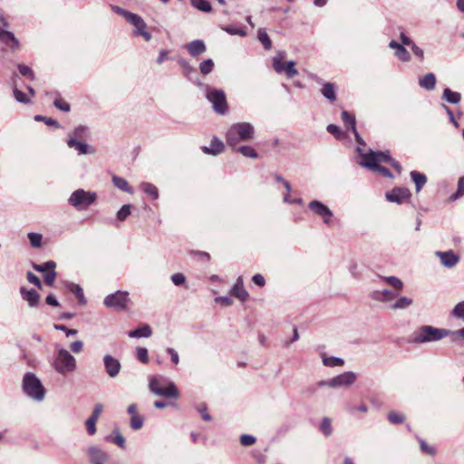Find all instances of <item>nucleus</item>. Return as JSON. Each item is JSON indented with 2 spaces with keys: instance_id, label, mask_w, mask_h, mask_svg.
I'll return each mask as SVG.
<instances>
[{
  "instance_id": "49",
  "label": "nucleus",
  "mask_w": 464,
  "mask_h": 464,
  "mask_svg": "<svg viewBox=\"0 0 464 464\" xmlns=\"http://www.w3.org/2000/svg\"><path fill=\"white\" fill-rule=\"evenodd\" d=\"M54 106L62 112L70 111V104L62 98H56L53 102Z\"/></svg>"
},
{
  "instance_id": "43",
  "label": "nucleus",
  "mask_w": 464,
  "mask_h": 464,
  "mask_svg": "<svg viewBox=\"0 0 464 464\" xmlns=\"http://www.w3.org/2000/svg\"><path fill=\"white\" fill-rule=\"evenodd\" d=\"M30 244L34 248H40L42 246L43 236L42 234L30 232L27 235Z\"/></svg>"
},
{
  "instance_id": "23",
  "label": "nucleus",
  "mask_w": 464,
  "mask_h": 464,
  "mask_svg": "<svg viewBox=\"0 0 464 464\" xmlns=\"http://www.w3.org/2000/svg\"><path fill=\"white\" fill-rule=\"evenodd\" d=\"M231 294L235 297L238 298L241 302H245L248 299L249 294L244 287L243 278L242 276H239L234 286L231 289Z\"/></svg>"
},
{
  "instance_id": "35",
  "label": "nucleus",
  "mask_w": 464,
  "mask_h": 464,
  "mask_svg": "<svg viewBox=\"0 0 464 464\" xmlns=\"http://www.w3.org/2000/svg\"><path fill=\"white\" fill-rule=\"evenodd\" d=\"M412 303L413 301L411 298L401 296L393 304L391 305V308L394 310L407 309L412 304Z\"/></svg>"
},
{
  "instance_id": "54",
  "label": "nucleus",
  "mask_w": 464,
  "mask_h": 464,
  "mask_svg": "<svg viewBox=\"0 0 464 464\" xmlns=\"http://www.w3.org/2000/svg\"><path fill=\"white\" fill-rule=\"evenodd\" d=\"M137 352V359L142 362L147 363L149 362V354L148 350L144 347H138L136 349Z\"/></svg>"
},
{
  "instance_id": "9",
  "label": "nucleus",
  "mask_w": 464,
  "mask_h": 464,
  "mask_svg": "<svg viewBox=\"0 0 464 464\" xmlns=\"http://www.w3.org/2000/svg\"><path fill=\"white\" fill-rule=\"evenodd\" d=\"M150 391L157 395L166 398H179V392L174 382H169L166 387L161 386L160 380L155 376H151L149 381Z\"/></svg>"
},
{
  "instance_id": "14",
  "label": "nucleus",
  "mask_w": 464,
  "mask_h": 464,
  "mask_svg": "<svg viewBox=\"0 0 464 464\" xmlns=\"http://www.w3.org/2000/svg\"><path fill=\"white\" fill-rule=\"evenodd\" d=\"M308 208L317 216L323 218L324 224H329L334 216L332 210L319 200H312Z\"/></svg>"
},
{
  "instance_id": "7",
  "label": "nucleus",
  "mask_w": 464,
  "mask_h": 464,
  "mask_svg": "<svg viewBox=\"0 0 464 464\" xmlns=\"http://www.w3.org/2000/svg\"><path fill=\"white\" fill-rule=\"evenodd\" d=\"M97 193L83 188L74 190L68 198V204L78 210H83L92 205L97 199Z\"/></svg>"
},
{
  "instance_id": "46",
  "label": "nucleus",
  "mask_w": 464,
  "mask_h": 464,
  "mask_svg": "<svg viewBox=\"0 0 464 464\" xmlns=\"http://www.w3.org/2000/svg\"><path fill=\"white\" fill-rule=\"evenodd\" d=\"M131 205H123L117 212V220L124 221L130 215Z\"/></svg>"
},
{
  "instance_id": "28",
  "label": "nucleus",
  "mask_w": 464,
  "mask_h": 464,
  "mask_svg": "<svg viewBox=\"0 0 464 464\" xmlns=\"http://www.w3.org/2000/svg\"><path fill=\"white\" fill-rule=\"evenodd\" d=\"M111 180L113 185L120 190L130 195L134 193V189L130 186L129 182L125 179L113 175Z\"/></svg>"
},
{
  "instance_id": "60",
  "label": "nucleus",
  "mask_w": 464,
  "mask_h": 464,
  "mask_svg": "<svg viewBox=\"0 0 464 464\" xmlns=\"http://www.w3.org/2000/svg\"><path fill=\"white\" fill-rule=\"evenodd\" d=\"M14 96L18 102L27 103L29 102L28 97L22 91L18 90L16 87L14 88Z\"/></svg>"
},
{
  "instance_id": "40",
  "label": "nucleus",
  "mask_w": 464,
  "mask_h": 464,
  "mask_svg": "<svg viewBox=\"0 0 464 464\" xmlns=\"http://www.w3.org/2000/svg\"><path fill=\"white\" fill-rule=\"evenodd\" d=\"M257 38H258L259 42L262 44V45L264 46V48L266 50L271 49L272 42H271L268 34L265 31V29L260 28L258 30V32H257Z\"/></svg>"
},
{
  "instance_id": "20",
  "label": "nucleus",
  "mask_w": 464,
  "mask_h": 464,
  "mask_svg": "<svg viewBox=\"0 0 464 464\" xmlns=\"http://www.w3.org/2000/svg\"><path fill=\"white\" fill-rule=\"evenodd\" d=\"M435 255L440 257V263L447 268L454 267L459 261V256L452 250L449 251H437Z\"/></svg>"
},
{
  "instance_id": "25",
  "label": "nucleus",
  "mask_w": 464,
  "mask_h": 464,
  "mask_svg": "<svg viewBox=\"0 0 464 464\" xmlns=\"http://www.w3.org/2000/svg\"><path fill=\"white\" fill-rule=\"evenodd\" d=\"M67 144L70 148L77 150L81 155L92 154L94 152V149L90 147L87 143L77 140L76 138H70L67 141Z\"/></svg>"
},
{
  "instance_id": "48",
  "label": "nucleus",
  "mask_w": 464,
  "mask_h": 464,
  "mask_svg": "<svg viewBox=\"0 0 464 464\" xmlns=\"http://www.w3.org/2000/svg\"><path fill=\"white\" fill-rule=\"evenodd\" d=\"M462 195H464V177L459 178V179L458 181L457 191L450 196V199L451 201H454V200L458 199L459 197H461Z\"/></svg>"
},
{
  "instance_id": "18",
  "label": "nucleus",
  "mask_w": 464,
  "mask_h": 464,
  "mask_svg": "<svg viewBox=\"0 0 464 464\" xmlns=\"http://www.w3.org/2000/svg\"><path fill=\"white\" fill-rule=\"evenodd\" d=\"M356 379L357 375L353 372H345L333 378L334 388L349 387Z\"/></svg>"
},
{
  "instance_id": "6",
  "label": "nucleus",
  "mask_w": 464,
  "mask_h": 464,
  "mask_svg": "<svg viewBox=\"0 0 464 464\" xmlns=\"http://www.w3.org/2000/svg\"><path fill=\"white\" fill-rule=\"evenodd\" d=\"M76 365V359L63 348L57 352L53 364L55 371L62 375L74 372Z\"/></svg>"
},
{
  "instance_id": "62",
  "label": "nucleus",
  "mask_w": 464,
  "mask_h": 464,
  "mask_svg": "<svg viewBox=\"0 0 464 464\" xmlns=\"http://www.w3.org/2000/svg\"><path fill=\"white\" fill-rule=\"evenodd\" d=\"M26 278H27L29 283L34 285L39 289L42 288L43 285H42L39 277L37 276H35L34 273L27 272Z\"/></svg>"
},
{
  "instance_id": "12",
  "label": "nucleus",
  "mask_w": 464,
  "mask_h": 464,
  "mask_svg": "<svg viewBox=\"0 0 464 464\" xmlns=\"http://www.w3.org/2000/svg\"><path fill=\"white\" fill-rule=\"evenodd\" d=\"M89 464H107L110 459L108 452L97 445H90L85 449Z\"/></svg>"
},
{
  "instance_id": "53",
  "label": "nucleus",
  "mask_w": 464,
  "mask_h": 464,
  "mask_svg": "<svg viewBox=\"0 0 464 464\" xmlns=\"http://www.w3.org/2000/svg\"><path fill=\"white\" fill-rule=\"evenodd\" d=\"M18 70L23 76L27 77L31 80L34 78V73L29 66L20 63L18 64Z\"/></svg>"
},
{
  "instance_id": "61",
  "label": "nucleus",
  "mask_w": 464,
  "mask_h": 464,
  "mask_svg": "<svg viewBox=\"0 0 464 464\" xmlns=\"http://www.w3.org/2000/svg\"><path fill=\"white\" fill-rule=\"evenodd\" d=\"M111 10H112L114 13H116V14H120V15L123 16V17L125 18V20H126V21H127V20L130 17V15L133 14V13H131V12L126 11L125 9H123V8H121V7L118 6V5H111Z\"/></svg>"
},
{
  "instance_id": "21",
  "label": "nucleus",
  "mask_w": 464,
  "mask_h": 464,
  "mask_svg": "<svg viewBox=\"0 0 464 464\" xmlns=\"http://www.w3.org/2000/svg\"><path fill=\"white\" fill-rule=\"evenodd\" d=\"M225 150V144L224 142L218 139V137L214 136L211 140L209 146H202L201 150L205 154L217 156L220 153H222Z\"/></svg>"
},
{
  "instance_id": "29",
  "label": "nucleus",
  "mask_w": 464,
  "mask_h": 464,
  "mask_svg": "<svg viewBox=\"0 0 464 464\" xmlns=\"http://www.w3.org/2000/svg\"><path fill=\"white\" fill-rule=\"evenodd\" d=\"M410 176L415 184L416 192H420L421 188L424 187V185L427 183L426 175L417 170H412L411 171Z\"/></svg>"
},
{
  "instance_id": "26",
  "label": "nucleus",
  "mask_w": 464,
  "mask_h": 464,
  "mask_svg": "<svg viewBox=\"0 0 464 464\" xmlns=\"http://www.w3.org/2000/svg\"><path fill=\"white\" fill-rule=\"evenodd\" d=\"M65 287L77 297L81 304H86L87 300L84 296L83 290L81 285L72 282H66Z\"/></svg>"
},
{
  "instance_id": "59",
  "label": "nucleus",
  "mask_w": 464,
  "mask_h": 464,
  "mask_svg": "<svg viewBox=\"0 0 464 464\" xmlns=\"http://www.w3.org/2000/svg\"><path fill=\"white\" fill-rule=\"evenodd\" d=\"M171 279V282L177 285V286H179V285H182L185 284L186 282V277L185 276L182 274V273H176V274H173L170 277Z\"/></svg>"
},
{
  "instance_id": "13",
  "label": "nucleus",
  "mask_w": 464,
  "mask_h": 464,
  "mask_svg": "<svg viewBox=\"0 0 464 464\" xmlns=\"http://www.w3.org/2000/svg\"><path fill=\"white\" fill-rule=\"evenodd\" d=\"M127 22L135 28L133 31L134 36H141L146 42L151 39V34L147 30V24L141 16L132 14Z\"/></svg>"
},
{
  "instance_id": "16",
  "label": "nucleus",
  "mask_w": 464,
  "mask_h": 464,
  "mask_svg": "<svg viewBox=\"0 0 464 464\" xmlns=\"http://www.w3.org/2000/svg\"><path fill=\"white\" fill-rule=\"evenodd\" d=\"M105 372L111 378H115L121 372V362L111 354H105L102 358Z\"/></svg>"
},
{
  "instance_id": "5",
  "label": "nucleus",
  "mask_w": 464,
  "mask_h": 464,
  "mask_svg": "<svg viewBox=\"0 0 464 464\" xmlns=\"http://www.w3.org/2000/svg\"><path fill=\"white\" fill-rule=\"evenodd\" d=\"M356 151L359 155L357 163L362 167H372L373 163H390L392 160L389 150L374 151L372 150H369L368 151H365L361 146H358L356 148Z\"/></svg>"
},
{
  "instance_id": "37",
  "label": "nucleus",
  "mask_w": 464,
  "mask_h": 464,
  "mask_svg": "<svg viewBox=\"0 0 464 464\" xmlns=\"http://www.w3.org/2000/svg\"><path fill=\"white\" fill-rule=\"evenodd\" d=\"M322 94L331 102L335 101L336 94L334 85L331 82L324 83L322 88Z\"/></svg>"
},
{
  "instance_id": "56",
  "label": "nucleus",
  "mask_w": 464,
  "mask_h": 464,
  "mask_svg": "<svg viewBox=\"0 0 464 464\" xmlns=\"http://www.w3.org/2000/svg\"><path fill=\"white\" fill-rule=\"evenodd\" d=\"M56 276H57V273H56L55 269H52L51 271L44 273V281L47 285L52 286L53 285V282H54Z\"/></svg>"
},
{
  "instance_id": "63",
  "label": "nucleus",
  "mask_w": 464,
  "mask_h": 464,
  "mask_svg": "<svg viewBox=\"0 0 464 464\" xmlns=\"http://www.w3.org/2000/svg\"><path fill=\"white\" fill-rule=\"evenodd\" d=\"M54 329L65 333L66 336H72L78 334L76 329H69L64 324H54Z\"/></svg>"
},
{
  "instance_id": "10",
  "label": "nucleus",
  "mask_w": 464,
  "mask_h": 464,
  "mask_svg": "<svg viewBox=\"0 0 464 464\" xmlns=\"http://www.w3.org/2000/svg\"><path fill=\"white\" fill-rule=\"evenodd\" d=\"M130 303L129 293L127 291H116L113 294L108 295L104 300L103 304L108 308L121 311L125 310Z\"/></svg>"
},
{
  "instance_id": "51",
  "label": "nucleus",
  "mask_w": 464,
  "mask_h": 464,
  "mask_svg": "<svg viewBox=\"0 0 464 464\" xmlns=\"http://www.w3.org/2000/svg\"><path fill=\"white\" fill-rule=\"evenodd\" d=\"M451 314L456 318L464 320V301H461L455 305Z\"/></svg>"
},
{
  "instance_id": "24",
  "label": "nucleus",
  "mask_w": 464,
  "mask_h": 464,
  "mask_svg": "<svg viewBox=\"0 0 464 464\" xmlns=\"http://www.w3.org/2000/svg\"><path fill=\"white\" fill-rule=\"evenodd\" d=\"M185 48L192 57H197L207 50L206 44L202 40H193L187 44Z\"/></svg>"
},
{
  "instance_id": "45",
  "label": "nucleus",
  "mask_w": 464,
  "mask_h": 464,
  "mask_svg": "<svg viewBox=\"0 0 464 464\" xmlns=\"http://www.w3.org/2000/svg\"><path fill=\"white\" fill-rule=\"evenodd\" d=\"M143 423H144L143 417L139 415V414H134L130 418V428L132 430H140L142 428Z\"/></svg>"
},
{
  "instance_id": "50",
  "label": "nucleus",
  "mask_w": 464,
  "mask_h": 464,
  "mask_svg": "<svg viewBox=\"0 0 464 464\" xmlns=\"http://www.w3.org/2000/svg\"><path fill=\"white\" fill-rule=\"evenodd\" d=\"M222 30H224L225 32H227V34H229L231 35H239L242 37L246 35V33L243 29L237 28L232 25L223 26Z\"/></svg>"
},
{
  "instance_id": "36",
  "label": "nucleus",
  "mask_w": 464,
  "mask_h": 464,
  "mask_svg": "<svg viewBox=\"0 0 464 464\" xmlns=\"http://www.w3.org/2000/svg\"><path fill=\"white\" fill-rule=\"evenodd\" d=\"M380 279L382 281L387 283L388 285H390L392 287H393L396 290H401L403 288V282L400 278H398L394 276H380Z\"/></svg>"
},
{
  "instance_id": "34",
  "label": "nucleus",
  "mask_w": 464,
  "mask_h": 464,
  "mask_svg": "<svg viewBox=\"0 0 464 464\" xmlns=\"http://www.w3.org/2000/svg\"><path fill=\"white\" fill-rule=\"evenodd\" d=\"M443 99L450 103L457 104L459 102L461 95L459 92H453L450 89L446 88L443 92Z\"/></svg>"
},
{
  "instance_id": "64",
  "label": "nucleus",
  "mask_w": 464,
  "mask_h": 464,
  "mask_svg": "<svg viewBox=\"0 0 464 464\" xmlns=\"http://www.w3.org/2000/svg\"><path fill=\"white\" fill-rule=\"evenodd\" d=\"M198 411L200 412L201 417L204 420L209 421L212 420L211 415L208 412V407L206 404H201L198 407Z\"/></svg>"
},
{
  "instance_id": "38",
  "label": "nucleus",
  "mask_w": 464,
  "mask_h": 464,
  "mask_svg": "<svg viewBox=\"0 0 464 464\" xmlns=\"http://www.w3.org/2000/svg\"><path fill=\"white\" fill-rule=\"evenodd\" d=\"M364 168L372 172H378L385 178L393 179V175L391 172V170L388 168L381 166L378 163H373L372 167H364Z\"/></svg>"
},
{
  "instance_id": "27",
  "label": "nucleus",
  "mask_w": 464,
  "mask_h": 464,
  "mask_svg": "<svg viewBox=\"0 0 464 464\" xmlns=\"http://www.w3.org/2000/svg\"><path fill=\"white\" fill-rule=\"evenodd\" d=\"M436 82V76L432 72H429L419 78L420 86L428 91H431L435 88Z\"/></svg>"
},
{
  "instance_id": "52",
  "label": "nucleus",
  "mask_w": 464,
  "mask_h": 464,
  "mask_svg": "<svg viewBox=\"0 0 464 464\" xmlns=\"http://www.w3.org/2000/svg\"><path fill=\"white\" fill-rule=\"evenodd\" d=\"M395 56L401 62H409L411 60V54L403 45L395 52Z\"/></svg>"
},
{
  "instance_id": "11",
  "label": "nucleus",
  "mask_w": 464,
  "mask_h": 464,
  "mask_svg": "<svg viewBox=\"0 0 464 464\" xmlns=\"http://www.w3.org/2000/svg\"><path fill=\"white\" fill-rule=\"evenodd\" d=\"M207 97L217 113L225 114L227 111L226 95L222 90L208 91Z\"/></svg>"
},
{
  "instance_id": "33",
  "label": "nucleus",
  "mask_w": 464,
  "mask_h": 464,
  "mask_svg": "<svg viewBox=\"0 0 464 464\" xmlns=\"http://www.w3.org/2000/svg\"><path fill=\"white\" fill-rule=\"evenodd\" d=\"M140 188L144 193L149 195L152 199L159 198V190L156 186L149 182H142L140 184Z\"/></svg>"
},
{
  "instance_id": "41",
  "label": "nucleus",
  "mask_w": 464,
  "mask_h": 464,
  "mask_svg": "<svg viewBox=\"0 0 464 464\" xmlns=\"http://www.w3.org/2000/svg\"><path fill=\"white\" fill-rule=\"evenodd\" d=\"M320 430L326 437H329L333 433L332 420L328 417H324L320 424Z\"/></svg>"
},
{
  "instance_id": "44",
  "label": "nucleus",
  "mask_w": 464,
  "mask_h": 464,
  "mask_svg": "<svg viewBox=\"0 0 464 464\" xmlns=\"http://www.w3.org/2000/svg\"><path fill=\"white\" fill-rule=\"evenodd\" d=\"M214 68V62L212 59H206L199 64L200 72L207 75L212 72Z\"/></svg>"
},
{
  "instance_id": "3",
  "label": "nucleus",
  "mask_w": 464,
  "mask_h": 464,
  "mask_svg": "<svg viewBox=\"0 0 464 464\" xmlns=\"http://www.w3.org/2000/svg\"><path fill=\"white\" fill-rule=\"evenodd\" d=\"M22 388L27 397L37 402L43 401L45 398V388L41 380L34 372H27L24 375Z\"/></svg>"
},
{
  "instance_id": "19",
  "label": "nucleus",
  "mask_w": 464,
  "mask_h": 464,
  "mask_svg": "<svg viewBox=\"0 0 464 464\" xmlns=\"http://www.w3.org/2000/svg\"><path fill=\"white\" fill-rule=\"evenodd\" d=\"M0 43L5 44L13 52L18 49L20 45V42L15 35L12 32L2 27H0Z\"/></svg>"
},
{
  "instance_id": "39",
  "label": "nucleus",
  "mask_w": 464,
  "mask_h": 464,
  "mask_svg": "<svg viewBox=\"0 0 464 464\" xmlns=\"http://www.w3.org/2000/svg\"><path fill=\"white\" fill-rule=\"evenodd\" d=\"M56 263L53 260H49L47 262H44L43 264H34L33 268L41 273H47L48 271H51L52 269H55Z\"/></svg>"
},
{
  "instance_id": "42",
  "label": "nucleus",
  "mask_w": 464,
  "mask_h": 464,
  "mask_svg": "<svg viewBox=\"0 0 464 464\" xmlns=\"http://www.w3.org/2000/svg\"><path fill=\"white\" fill-rule=\"evenodd\" d=\"M191 5L205 13H209L212 10L210 3L207 0H191Z\"/></svg>"
},
{
  "instance_id": "58",
  "label": "nucleus",
  "mask_w": 464,
  "mask_h": 464,
  "mask_svg": "<svg viewBox=\"0 0 464 464\" xmlns=\"http://www.w3.org/2000/svg\"><path fill=\"white\" fill-rule=\"evenodd\" d=\"M178 63L182 68L183 72H185V73L187 74L195 72V68L191 66L189 63L183 58H179L178 60Z\"/></svg>"
},
{
  "instance_id": "8",
  "label": "nucleus",
  "mask_w": 464,
  "mask_h": 464,
  "mask_svg": "<svg viewBox=\"0 0 464 464\" xmlns=\"http://www.w3.org/2000/svg\"><path fill=\"white\" fill-rule=\"evenodd\" d=\"M285 57V52H277L272 59L273 68L278 74H285L287 78L292 79L298 74V71L295 69V63L294 61L284 62Z\"/></svg>"
},
{
  "instance_id": "31",
  "label": "nucleus",
  "mask_w": 464,
  "mask_h": 464,
  "mask_svg": "<svg viewBox=\"0 0 464 464\" xmlns=\"http://www.w3.org/2000/svg\"><path fill=\"white\" fill-rule=\"evenodd\" d=\"M323 364L326 367L343 366L344 364L343 359L334 356H327L324 353L321 354Z\"/></svg>"
},
{
  "instance_id": "55",
  "label": "nucleus",
  "mask_w": 464,
  "mask_h": 464,
  "mask_svg": "<svg viewBox=\"0 0 464 464\" xmlns=\"http://www.w3.org/2000/svg\"><path fill=\"white\" fill-rule=\"evenodd\" d=\"M256 441V439L253 435L249 434H243L240 436V443L242 446L249 447L255 444Z\"/></svg>"
},
{
  "instance_id": "17",
  "label": "nucleus",
  "mask_w": 464,
  "mask_h": 464,
  "mask_svg": "<svg viewBox=\"0 0 464 464\" xmlns=\"http://www.w3.org/2000/svg\"><path fill=\"white\" fill-rule=\"evenodd\" d=\"M20 294L28 306L31 308H36L40 304V295L39 293L34 289H27L24 286L20 287Z\"/></svg>"
},
{
  "instance_id": "4",
  "label": "nucleus",
  "mask_w": 464,
  "mask_h": 464,
  "mask_svg": "<svg viewBox=\"0 0 464 464\" xmlns=\"http://www.w3.org/2000/svg\"><path fill=\"white\" fill-rule=\"evenodd\" d=\"M343 127L329 124L326 128L327 131L339 140H345L349 137V132H352L359 145L365 146V142L356 130V118H343Z\"/></svg>"
},
{
  "instance_id": "15",
  "label": "nucleus",
  "mask_w": 464,
  "mask_h": 464,
  "mask_svg": "<svg viewBox=\"0 0 464 464\" xmlns=\"http://www.w3.org/2000/svg\"><path fill=\"white\" fill-rule=\"evenodd\" d=\"M411 197V191L407 188L396 187L386 192L385 198L389 202L401 204L409 200Z\"/></svg>"
},
{
  "instance_id": "1",
  "label": "nucleus",
  "mask_w": 464,
  "mask_h": 464,
  "mask_svg": "<svg viewBox=\"0 0 464 464\" xmlns=\"http://www.w3.org/2000/svg\"><path fill=\"white\" fill-rule=\"evenodd\" d=\"M452 330L437 328L432 325H421L412 333L411 338L409 342L414 344L433 343L440 341L446 337L452 338Z\"/></svg>"
},
{
  "instance_id": "47",
  "label": "nucleus",
  "mask_w": 464,
  "mask_h": 464,
  "mask_svg": "<svg viewBox=\"0 0 464 464\" xmlns=\"http://www.w3.org/2000/svg\"><path fill=\"white\" fill-rule=\"evenodd\" d=\"M388 420L392 424H401L404 421L405 417L400 412L392 411L388 414Z\"/></svg>"
},
{
  "instance_id": "2",
  "label": "nucleus",
  "mask_w": 464,
  "mask_h": 464,
  "mask_svg": "<svg viewBox=\"0 0 464 464\" xmlns=\"http://www.w3.org/2000/svg\"><path fill=\"white\" fill-rule=\"evenodd\" d=\"M255 136V128L249 122L232 124L226 131V142L228 147L236 149L241 142L251 140Z\"/></svg>"
},
{
  "instance_id": "32",
  "label": "nucleus",
  "mask_w": 464,
  "mask_h": 464,
  "mask_svg": "<svg viewBox=\"0 0 464 464\" xmlns=\"http://www.w3.org/2000/svg\"><path fill=\"white\" fill-rule=\"evenodd\" d=\"M233 150H236L237 152H239L246 158H249V159H257L258 158L257 152L251 146H246V145L237 146L236 149H233Z\"/></svg>"
},
{
  "instance_id": "22",
  "label": "nucleus",
  "mask_w": 464,
  "mask_h": 464,
  "mask_svg": "<svg viewBox=\"0 0 464 464\" xmlns=\"http://www.w3.org/2000/svg\"><path fill=\"white\" fill-rule=\"evenodd\" d=\"M398 294L389 289L373 290L370 293V297L381 303H388L397 297Z\"/></svg>"
},
{
  "instance_id": "57",
  "label": "nucleus",
  "mask_w": 464,
  "mask_h": 464,
  "mask_svg": "<svg viewBox=\"0 0 464 464\" xmlns=\"http://www.w3.org/2000/svg\"><path fill=\"white\" fill-rule=\"evenodd\" d=\"M97 420L92 418H88L85 421L86 430L89 435H94L96 432Z\"/></svg>"
},
{
  "instance_id": "30",
  "label": "nucleus",
  "mask_w": 464,
  "mask_h": 464,
  "mask_svg": "<svg viewBox=\"0 0 464 464\" xmlns=\"http://www.w3.org/2000/svg\"><path fill=\"white\" fill-rule=\"evenodd\" d=\"M152 331L150 325L145 324L141 327L131 330L128 333V336L130 338H148L151 336Z\"/></svg>"
}]
</instances>
